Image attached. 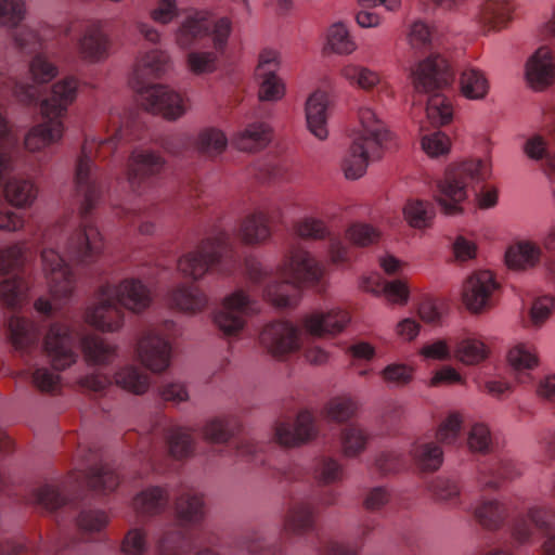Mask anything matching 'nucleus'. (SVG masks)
<instances>
[{"label": "nucleus", "mask_w": 555, "mask_h": 555, "mask_svg": "<svg viewBox=\"0 0 555 555\" xmlns=\"http://www.w3.org/2000/svg\"><path fill=\"white\" fill-rule=\"evenodd\" d=\"M473 515L481 527L496 530L504 524L507 509L496 500H482L473 508Z\"/></svg>", "instance_id": "obj_49"}, {"label": "nucleus", "mask_w": 555, "mask_h": 555, "mask_svg": "<svg viewBox=\"0 0 555 555\" xmlns=\"http://www.w3.org/2000/svg\"><path fill=\"white\" fill-rule=\"evenodd\" d=\"M169 301L181 311L196 313L205 309L208 299L198 287L182 284L170 292Z\"/></svg>", "instance_id": "obj_46"}, {"label": "nucleus", "mask_w": 555, "mask_h": 555, "mask_svg": "<svg viewBox=\"0 0 555 555\" xmlns=\"http://www.w3.org/2000/svg\"><path fill=\"white\" fill-rule=\"evenodd\" d=\"M507 359L520 383H526L530 378V372L539 365L537 348L531 343H519L514 346L508 351Z\"/></svg>", "instance_id": "obj_40"}, {"label": "nucleus", "mask_w": 555, "mask_h": 555, "mask_svg": "<svg viewBox=\"0 0 555 555\" xmlns=\"http://www.w3.org/2000/svg\"><path fill=\"white\" fill-rule=\"evenodd\" d=\"M317 507L307 500L292 504L282 521V530L288 537L302 538L317 530Z\"/></svg>", "instance_id": "obj_33"}, {"label": "nucleus", "mask_w": 555, "mask_h": 555, "mask_svg": "<svg viewBox=\"0 0 555 555\" xmlns=\"http://www.w3.org/2000/svg\"><path fill=\"white\" fill-rule=\"evenodd\" d=\"M435 215V205L428 201L411 199L404 207L405 219L413 228L424 229L429 227Z\"/></svg>", "instance_id": "obj_54"}, {"label": "nucleus", "mask_w": 555, "mask_h": 555, "mask_svg": "<svg viewBox=\"0 0 555 555\" xmlns=\"http://www.w3.org/2000/svg\"><path fill=\"white\" fill-rule=\"evenodd\" d=\"M414 90L428 95L426 114L434 125H446L452 120L453 107L444 95L454 80L448 60L439 52H433L418 62L411 73Z\"/></svg>", "instance_id": "obj_9"}, {"label": "nucleus", "mask_w": 555, "mask_h": 555, "mask_svg": "<svg viewBox=\"0 0 555 555\" xmlns=\"http://www.w3.org/2000/svg\"><path fill=\"white\" fill-rule=\"evenodd\" d=\"M238 428L240 423L235 416L223 415L208 420L203 426L202 434L206 441L216 444L211 449L215 454L220 456L232 454L237 460L254 466H263L270 472L271 478L280 483L292 485L306 479L305 468L296 463L268 464L264 457L268 443L244 438L235 443L234 451L231 452L229 441Z\"/></svg>", "instance_id": "obj_4"}, {"label": "nucleus", "mask_w": 555, "mask_h": 555, "mask_svg": "<svg viewBox=\"0 0 555 555\" xmlns=\"http://www.w3.org/2000/svg\"><path fill=\"white\" fill-rule=\"evenodd\" d=\"M178 522H175L163 532L157 541L158 555H189L191 544H214L215 538L205 529L196 537L188 533L183 526L197 525L205 516L203 496L198 493L184 492L175 504Z\"/></svg>", "instance_id": "obj_13"}, {"label": "nucleus", "mask_w": 555, "mask_h": 555, "mask_svg": "<svg viewBox=\"0 0 555 555\" xmlns=\"http://www.w3.org/2000/svg\"><path fill=\"white\" fill-rule=\"evenodd\" d=\"M542 259L541 247L533 242L524 241L511 246L505 253V262L509 269L527 270L535 267Z\"/></svg>", "instance_id": "obj_42"}, {"label": "nucleus", "mask_w": 555, "mask_h": 555, "mask_svg": "<svg viewBox=\"0 0 555 555\" xmlns=\"http://www.w3.org/2000/svg\"><path fill=\"white\" fill-rule=\"evenodd\" d=\"M313 475L320 485L327 486L340 482L345 476V468L338 460L328 455H320L314 461Z\"/></svg>", "instance_id": "obj_52"}, {"label": "nucleus", "mask_w": 555, "mask_h": 555, "mask_svg": "<svg viewBox=\"0 0 555 555\" xmlns=\"http://www.w3.org/2000/svg\"><path fill=\"white\" fill-rule=\"evenodd\" d=\"M524 151L530 159L540 162L542 170L555 184V153L548 149L546 140L541 134H533L526 141Z\"/></svg>", "instance_id": "obj_47"}, {"label": "nucleus", "mask_w": 555, "mask_h": 555, "mask_svg": "<svg viewBox=\"0 0 555 555\" xmlns=\"http://www.w3.org/2000/svg\"><path fill=\"white\" fill-rule=\"evenodd\" d=\"M160 437L165 439L167 451L173 459H186L194 453L195 439L193 429L179 425L162 428L158 425L154 426L151 433L141 436L139 442V451L144 454V459L153 469H156V449Z\"/></svg>", "instance_id": "obj_18"}, {"label": "nucleus", "mask_w": 555, "mask_h": 555, "mask_svg": "<svg viewBox=\"0 0 555 555\" xmlns=\"http://www.w3.org/2000/svg\"><path fill=\"white\" fill-rule=\"evenodd\" d=\"M278 67L279 53L274 50H263L256 69L259 80L258 95L261 101H279L285 94V85L275 74Z\"/></svg>", "instance_id": "obj_31"}, {"label": "nucleus", "mask_w": 555, "mask_h": 555, "mask_svg": "<svg viewBox=\"0 0 555 555\" xmlns=\"http://www.w3.org/2000/svg\"><path fill=\"white\" fill-rule=\"evenodd\" d=\"M233 548L246 555H285L281 542H269L264 534L257 529L246 531L235 538Z\"/></svg>", "instance_id": "obj_37"}, {"label": "nucleus", "mask_w": 555, "mask_h": 555, "mask_svg": "<svg viewBox=\"0 0 555 555\" xmlns=\"http://www.w3.org/2000/svg\"><path fill=\"white\" fill-rule=\"evenodd\" d=\"M327 42L332 51L337 54H350L357 49L354 40L343 22L334 23L328 28Z\"/></svg>", "instance_id": "obj_59"}, {"label": "nucleus", "mask_w": 555, "mask_h": 555, "mask_svg": "<svg viewBox=\"0 0 555 555\" xmlns=\"http://www.w3.org/2000/svg\"><path fill=\"white\" fill-rule=\"evenodd\" d=\"M157 214V207L151 206L144 209H130V208H120L116 211V215L125 219L130 224L139 222V231L142 234L150 235L154 232L155 225L151 218H153Z\"/></svg>", "instance_id": "obj_61"}, {"label": "nucleus", "mask_w": 555, "mask_h": 555, "mask_svg": "<svg viewBox=\"0 0 555 555\" xmlns=\"http://www.w3.org/2000/svg\"><path fill=\"white\" fill-rule=\"evenodd\" d=\"M170 67V57L166 51L153 49L138 61L132 88L140 104L153 114H159L168 120H177L188 111V100L168 86L146 83V79L165 74Z\"/></svg>", "instance_id": "obj_5"}, {"label": "nucleus", "mask_w": 555, "mask_h": 555, "mask_svg": "<svg viewBox=\"0 0 555 555\" xmlns=\"http://www.w3.org/2000/svg\"><path fill=\"white\" fill-rule=\"evenodd\" d=\"M462 94L469 100H482L489 92V81L485 73L476 67L465 68L460 76Z\"/></svg>", "instance_id": "obj_50"}, {"label": "nucleus", "mask_w": 555, "mask_h": 555, "mask_svg": "<svg viewBox=\"0 0 555 555\" xmlns=\"http://www.w3.org/2000/svg\"><path fill=\"white\" fill-rule=\"evenodd\" d=\"M525 77L534 91H543L555 81V61L547 46L538 48L527 60Z\"/></svg>", "instance_id": "obj_32"}, {"label": "nucleus", "mask_w": 555, "mask_h": 555, "mask_svg": "<svg viewBox=\"0 0 555 555\" xmlns=\"http://www.w3.org/2000/svg\"><path fill=\"white\" fill-rule=\"evenodd\" d=\"M165 167V159L149 150H134L128 160L127 181L133 193L142 194L153 185Z\"/></svg>", "instance_id": "obj_24"}, {"label": "nucleus", "mask_w": 555, "mask_h": 555, "mask_svg": "<svg viewBox=\"0 0 555 555\" xmlns=\"http://www.w3.org/2000/svg\"><path fill=\"white\" fill-rule=\"evenodd\" d=\"M340 74L350 85L363 90H371L380 83V77L376 72L354 63L343 66Z\"/></svg>", "instance_id": "obj_57"}, {"label": "nucleus", "mask_w": 555, "mask_h": 555, "mask_svg": "<svg viewBox=\"0 0 555 555\" xmlns=\"http://www.w3.org/2000/svg\"><path fill=\"white\" fill-rule=\"evenodd\" d=\"M496 289L498 283L493 274L487 270L478 271L464 282L463 300L469 310L479 312L493 305Z\"/></svg>", "instance_id": "obj_30"}, {"label": "nucleus", "mask_w": 555, "mask_h": 555, "mask_svg": "<svg viewBox=\"0 0 555 555\" xmlns=\"http://www.w3.org/2000/svg\"><path fill=\"white\" fill-rule=\"evenodd\" d=\"M455 357L465 364H476L487 357V348L482 341L466 337L456 344Z\"/></svg>", "instance_id": "obj_60"}, {"label": "nucleus", "mask_w": 555, "mask_h": 555, "mask_svg": "<svg viewBox=\"0 0 555 555\" xmlns=\"http://www.w3.org/2000/svg\"><path fill=\"white\" fill-rule=\"evenodd\" d=\"M533 528L545 535L542 548L544 555H555V508L551 506H533L527 517L516 520L513 527V538L525 544L532 541Z\"/></svg>", "instance_id": "obj_22"}, {"label": "nucleus", "mask_w": 555, "mask_h": 555, "mask_svg": "<svg viewBox=\"0 0 555 555\" xmlns=\"http://www.w3.org/2000/svg\"><path fill=\"white\" fill-rule=\"evenodd\" d=\"M138 128L139 124L131 115H121L114 109L109 113L105 138L85 137L75 165L78 214L64 216L46 227L39 238L44 278L55 300L68 298L75 288V275L67 261L89 266L103 251V237L91 217L103 193V173L95 159L107 158L120 141L140 138L134 133Z\"/></svg>", "instance_id": "obj_1"}, {"label": "nucleus", "mask_w": 555, "mask_h": 555, "mask_svg": "<svg viewBox=\"0 0 555 555\" xmlns=\"http://www.w3.org/2000/svg\"><path fill=\"white\" fill-rule=\"evenodd\" d=\"M8 331L16 350L29 352L38 348L41 328L34 322L13 314L8 321Z\"/></svg>", "instance_id": "obj_36"}, {"label": "nucleus", "mask_w": 555, "mask_h": 555, "mask_svg": "<svg viewBox=\"0 0 555 555\" xmlns=\"http://www.w3.org/2000/svg\"><path fill=\"white\" fill-rule=\"evenodd\" d=\"M245 270L249 280L262 287L263 297L278 308L295 307L300 298L301 285L317 284L324 274V267L309 251L293 246L283 266L271 272L258 260L247 258Z\"/></svg>", "instance_id": "obj_3"}, {"label": "nucleus", "mask_w": 555, "mask_h": 555, "mask_svg": "<svg viewBox=\"0 0 555 555\" xmlns=\"http://www.w3.org/2000/svg\"><path fill=\"white\" fill-rule=\"evenodd\" d=\"M80 343L85 358L93 364L111 363L116 357V348L94 334L80 335L63 323H52L44 337L43 348L53 367L65 370L76 362L75 347Z\"/></svg>", "instance_id": "obj_8"}, {"label": "nucleus", "mask_w": 555, "mask_h": 555, "mask_svg": "<svg viewBox=\"0 0 555 555\" xmlns=\"http://www.w3.org/2000/svg\"><path fill=\"white\" fill-rule=\"evenodd\" d=\"M232 22L204 10L188 11L175 31L177 46L183 50L197 48H227Z\"/></svg>", "instance_id": "obj_14"}, {"label": "nucleus", "mask_w": 555, "mask_h": 555, "mask_svg": "<svg viewBox=\"0 0 555 555\" xmlns=\"http://www.w3.org/2000/svg\"><path fill=\"white\" fill-rule=\"evenodd\" d=\"M228 145L225 134L217 128H205L199 131L195 140L196 150L208 157L220 155Z\"/></svg>", "instance_id": "obj_53"}, {"label": "nucleus", "mask_w": 555, "mask_h": 555, "mask_svg": "<svg viewBox=\"0 0 555 555\" xmlns=\"http://www.w3.org/2000/svg\"><path fill=\"white\" fill-rule=\"evenodd\" d=\"M350 320L349 312L340 308L314 310L302 317L301 326L313 337L335 336L347 327Z\"/></svg>", "instance_id": "obj_29"}, {"label": "nucleus", "mask_w": 555, "mask_h": 555, "mask_svg": "<svg viewBox=\"0 0 555 555\" xmlns=\"http://www.w3.org/2000/svg\"><path fill=\"white\" fill-rule=\"evenodd\" d=\"M117 386L122 389L141 395L150 387V375L134 365H126L116 372L114 376Z\"/></svg>", "instance_id": "obj_51"}, {"label": "nucleus", "mask_w": 555, "mask_h": 555, "mask_svg": "<svg viewBox=\"0 0 555 555\" xmlns=\"http://www.w3.org/2000/svg\"><path fill=\"white\" fill-rule=\"evenodd\" d=\"M356 410L354 401L350 397L341 396L331 399L323 408L322 415L331 422L344 423L353 416Z\"/></svg>", "instance_id": "obj_58"}, {"label": "nucleus", "mask_w": 555, "mask_h": 555, "mask_svg": "<svg viewBox=\"0 0 555 555\" xmlns=\"http://www.w3.org/2000/svg\"><path fill=\"white\" fill-rule=\"evenodd\" d=\"M25 5L21 0H0V25L8 27H16L13 38L16 46L25 53L37 52L38 50H48L49 46L46 41L54 39L56 46L64 50L67 48V38L72 35L75 27L74 24H67L59 28L49 26L41 27L40 30L29 26L17 27L24 18Z\"/></svg>", "instance_id": "obj_15"}, {"label": "nucleus", "mask_w": 555, "mask_h": 555, "mask_svg": "<svg viewBox=\"0 0 555 555\" xmlns=\"http://www.w3.org/2000/svg\"><path fill=\"white\" fill-rule=\"evenodd\" d=\"M225 49L211 48L206 51H191L186 59L188 66L196 75L212 73L217 69L220 56L224 54Z\"/></svg>", "instance_id": "obj_55"}, {"label": "nucleus", "mask_w": 555, "mask_h": 555, "mask_svg": "<svg viewBox=\"0 0 555 555\" xmlns=\"http://www.w3.org/2000/svg\"><path fill=\"white\" fill-rule=\"evenodd\" d=\"M360 129L346 152L341 168L347 179L361 178L370 160L382 157L388 149L391 133L385 122L370 107H361L358 113Z\"/></svg>", "instance_id": "obj_10"}, {"label": "nucleus", "mask_w": 555, "mask_h": 555, "mask_svg": "<svg viewBox=\"0 0 555 555\" xmlns=\"http://www.w3.org/2000/svg\"><path fill=\"white\" fill-rule=\"evenodd\" d=\"M283 211L278 204L259 207L246 215L240 222L237 235L247 245H259L270 240L271 225L281 222Z\"/></svg>", "instance_id": "obj_23"}, {"label": "nucleus", "mask_w": 555, "mask_h": 555, "mask_svg": "<svg viewBox=\"0 0 555 555\" xmlns=\"http://www.w3.org/2000/svg\"><path fill=\"white\" fill-rule=\"evenodd\" d=\"M366 292L385 295L391 304L404 305L409 299V287L401 280L386 281L379 275H373L362 282Z\"/></svg>", "instance_id": "obj_41"}, {"label": "nucleus", "mask_w": 555, "mask_h": 555, "mask_svg": "<svg viewBox=\"0 0 555 555\" xmlns=\"http://www.w3.org/2000/svg\"><path fill=\"white\" fill-rule=\"evenodd\" d=\"M270 141L271 128L266 122L260 121L248 124L232 138V144L240 151L245 152L262 150Z\"/></svg>", "instance_id": "obj_39"}, {"label": "nucleus", "mask_w": 555, "mask_h": 555, "mask_svg": "<svg viewBox=\"0 0 555 555\" xmlns=\"http://www.w3.org/2000/svg\"><path fill=\"white\" fill-rule=\"evenodd\" d=\"M491 175V167L487 160L480 158L467 159L451 165L444 177L437 184V201L446 215L454 216L462 212V203L468 197L469 190H474L481 208H491L498 203L495 189L475 190V185L483 183Z\"/></svg>", "instance_id": "obj_7"}, {"label": "nucleus", "mask_w": 555, "mask_h": 555, "mask_svg": "<svg viewBox=\"0 0 555 555\" xmlns=\"http://www.w3.org/2000/svg\"><path fill=\"white\" fill-rule=\"evenodd\" d=\"M409 44L414 50H439L443 47L442 34L425 21L412 23L408 33Z\"/></svg>", "instance_id": "obj_43"}, {"label": "nucleus", "mask_w": 555, "mask_h": 555, "mask_svg": "<svg viewBox=\"0 0 555 555\" xmlns=\"http://www.w3.org/2000/svg\"><path fill=\"white\" fill-rule=\"evenodd\" d=\"M29 72L33 82L21 81L12 77H0V107L10 98H15L18 102L27 105L37 104L41 93L37 83L52 80L57 74V68L43 54L39 53L31 60Z\"/></svg>", "instance_id": "obj_19"}, {"label": "nucleus", "mask_w": 555, "mask_h": 555, "mask_svg": "<svg viewBox=\"0 0 555 555\" xmlns=\"http://www.w3.org/2000/svg\"><path fill=\"white\" fill-rule=\"evenodd\" d=\"M327 94L323 91L313 92L306 102V120L309 131L319 140L327 138Z\"/></svg>", "instance_id": "obj_38"}, {"label": "nucleus", "mask_w": 555, "mask_h": 555, "mask_svg": "<svg viewBox=\"0 0 555 555\" xmlns=\"http://www.w3.org/2000/svg\"><path fill=\"white\" fill-rule=\"evenodd\" d=\"M235 246L234 238L228 232L218 230L204 238L194 250L182 255L178 260V270L193 281L210 271L230 273L240 263Z\"/></svg>", "instance_id": "obj_12"}, {"label": "nucleus", "mask_w": 555, "mask_h": 555, "mask_svg": "<svg viewBox=\"0 0 555 555\" xmlns=\"http://www.w3.org/2000/svg\"><path fill=\"white\" fill-rule=\"evenodd\" d=\"M13 441L7 435L0 434V455L11 452ZM5 487V478L0 470V490ZM51 546L46 543L26 544L24 540H7L0 543V555H51Z\"/></svg>", "instance_id": "obj_35"}, {"label": "nucleus", "mask_w": 555, "mask_h": 555, "mask_svg": "<svg viewBox=\"0 0 555 555\" xmlns=\"http://www.w3.org/2000/svg\"><path fill=\"white\" fill-rule=\"evenodd\" d=\"M410 452L416 466L424 472H435L443 462L442 449L434 441L418 440Z\"/></svg>", "instance_id": "obj_48"}, {"label": "nucleus", "mask_w": 555, "mask_h": 555, "mask_svg": "<svg viewBox=\"0 0 555 555\" xmlns=\"http://www.w3.org/2000/svg\"><path fill=\"white\" fill-rule=\"evenodd\" d=\"M300 331L289 322L269 323L260 333V344L274 357L282 358L299 348Z\"/></svg>", "instance_id": "obj_27"}, {"label": "nucleus", "mask_w": 555, "mask_h": 555, "mask_svg": "<svg viewBox=\"0 0 555 555\" xmlns=\"http://www.w3.org/2000/svg\"><path fill=\"white\" fill-rule=\"evenodd\" d=\"M370 435L360 425L350 424L341 430L340 441L343 452L348 457L362 453L367 444Z\"/></svg>", "instance_id": "obj_56"}, {"label": "nucleus", "mask_w": 555, "mask_h": 555, "mask_svg": "<svg viewBox=\"0 0 555 555\" xmlns=\"http://www.w3.org/2000/svg\"><path fill=\"white\" fill-rule=\"evenodd\" d=\"M96 302L86 311V321L102 332H116L124 324L122 307L140 313L152 301L150 288L140 280L127 278L118 284L105 283L95 292Z\"/></svg>", "instance_id": "obj_6"}, {"label": "nucleus", "mask_w": 555, "mask_h": 555, "mask_svg": "<svg viewBox=\"0 0 555 555\" xmlns=\"http://www.w3.org/2000/svg\"><path fill=\"white\" fill-rule=\"evenodd\" d=\"M463 420L457 412L450 413L437 429V438L446 444H454L460 439Z\"/></svg>", "instance_id": "obj_64"}, {"label": "nucleus", "mask_w": 555, "mask_h": 555, "mask_svg": "<svg viewBox=\"0 0 555 555\" xmlns=\"http://www.w3.org/2000/svg\"><path fill=\"white\" fill-rule=\"evenodd\" d=\"M433 495L442 502L457 504L460 500V487L455 479L437 477L429 485Z\"/></svg>", "instance_id": "obj_62"}, {"label": "nucleus", "mask_w": 555, "mask_h": 555, "mask_svg": "<svg viewBox=\"0 0 555 555\" xmlns=\"http://www.w3.org/2000/svg\"><path fill=\"white\" fill-rule=\"evenodd\" d=\"M16 144L17 139L0 113V189L11 205L24 208L35 202L37 189L30 180L10 177L14 170L13 154Z\"/></svg>", "instance_id": "obj_16"}, {"label": "nucleus", "mask_w": 555, "mask_h": 555, "mask_svg": "<svg viewBox=\"0 0 555 555\" xmlns=\"http://www.w3.org/2000/svg\"><path fill=\"white\" fill-rule=\"evenodd\" d=\"M297 236L307 240H322L328 236V256L334 264L345 263L349 259V248L338 235H331L321 219L305 217L294 224Z\"/></svg>", "instance_id": "obj_28"}, {"label": "nucleus", "mask_w": 555, "mask_h": 555, "mask_svg": "<svg viewBox=\"0 0 555 555\" xmlns=\"http://www.w3.org/2000/svg\"><path fill=\"white\" fill-rule=\"evenodd\" d=\"M516 7L511 0H482L473 11L472 21L483 35L505 28Z\"/></svg>", "instance_id": "obj_26"}, {"label": "nucleus", "mask_w": 555, "mask_h": 555, "mask_svg": "<svg viewBox=\"0 0 555 555\" xmlns=\"http://www.w3.org/2000/svg\"><path fill=\"white\" fill-rule=\"evenodd\" d=\"M132 505L140 515H156L169 505V492L167 488L152 486L138 493Z\"/></svg>", "instance_id": "obj_44"}, {"label": "nucleus", "mask_w": 555, "mask_h": 555, "mask_svg": "<svg viewBox=\"0 0 555 555\" xmlns=\"http://www.w3.org/2000/svg\"><path fill=\"white\" fill-rule=\"evenodd\" d=\"M519 472L511 460H498L479 468L478 482L482 489H498L503 480L513 479Z\"/></svg>", "instance_id": "obj_45"}, {"label": "nucleus", "mask_w": 555, "mask_h": 555, "mask_svg": "<svg viewBox=\"0 0 555 555\" xmlns=\"http://www.w3.org/2000/svg\"><path fill=\"white\" fill-rule=\"evenodd\" d=\"M77 89L78 81L74 77H66L52 86L40 103L43 121L25 135L24 145L27 150L40 151L62 139L65 130L63 117L75 101Z\"/></svg>", "instance_id": "obj_11"}, {"label": "nucleus", "mask_w": 555, "mask_h": 555, "mask_svg": "<svg viewBox=\"0 0 555 555\" xmlns=\"http://www.w3.org/2000/svg\"><path fill=\"white\" fill-rule=\"evenodd\" d=\"M80 56L91 63L101 62L108 55L109 40L99 21L89 22L76 43Z\"/></svg>", "instance_id": "obj_34"}, {"label": "nucleus", "mask_w": 555, "mask_h": 555, "mask_svg": "<svg viewBox=\"0 0 555 555\" xmlns=\"http://www.w3.org/2000/svg\"><path fill=\"white\" fill-rule=\"evenodd\" d=\"M347 238L357 246H369L378 242L380 232L367 223H352L346 231Z\"/></svg>", "instance_id": "obj_63"}, {"label": "nucleus", "mask_w": 555, "mask_h": 555, "mask_svg": "<svg viewBox=\"0 0 555 555\" xmlns=\"http://www.w3.org/2000/svg\"><path fill=\"white\" fill-rule=\"evenodd\" d=\"M319 435L315 415L307 410H300L293 423L279 421L274 425V440L280 446L295 448L308 443Z\"/></svg>", "instance_id": "obj_25"}, {"label": "nucleus", "mask_w": 555, "mask_h": 555, "mask_svg": "<svg viewBox=\"0 0 555 555\" xmlns=\"http://www.w3.org/2000/svg\"><path fill=\"white\" fill-rule=\"evenodd\" d=\"M260 310L258 301L243 289L227 295L221 306L214 312V323L225 337H237L244 330L247 319Z\"/></svg>", "instance_id": "obj_21"}, {"label": "nucleus", "mask_w": 555, "mask_h": 555, "mask_svg": "<svg viewBox=\"0 0 555 555\" xmlns=\"http://www.w3.org/2000/svg\"><path fill=\"white\" fill-rule=\"evenodd\" d=\"M80 452L83 453V468L72 475L68 481L75 493L65 495L59 486L46 483L34 491L33 500L49 514H54L59 525L70 519L83 533L99 532L106 527L108 516L102 509L87 507L83 492L87 489L102 493L114 491L119 485V476L103 462L96 450L89 448Z\"/></svg>", "instance_id": "obj_2"}, {"label": "nucleus", "mask_w": 555, "mask_h": 555, "mask_svg": "<svg viewBox=\"0 0 555 555\" xmlns=\"http://www.w3.org/2000/svg\"><path fill=\"white\" fill-rule=\"evenodd\" d=\"M26 251L25 243L0 250V301L13 310L22 305L28 289L24 268Z\"/></svg>", "instance_id": "obj_17"}, {"label": "nucleus", "mask_w": 555, "mask_h": 555, "mask_svg": "<svg viewBox=\"0 0 555 555\" xmlns=\"http://www.w3.org/2000/svg\"><path fill=\"white\" fill-rule=\"evenodd\" d=\"M177 334V325L171 320L146 328L137 345L141 362L152 372H163L170 364L171 343Z\"/></svg>", "instance_id": "obj_20"}]
</instances>
